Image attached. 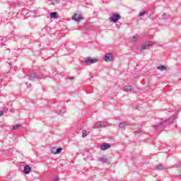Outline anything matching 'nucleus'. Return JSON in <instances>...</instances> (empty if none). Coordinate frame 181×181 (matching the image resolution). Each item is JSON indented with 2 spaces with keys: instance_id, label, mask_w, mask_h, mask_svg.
Segmentation results:
<instances>
[{
  "instance_id": "f257e3e1",
  "label": "nucleus",
  "mask_w": 181,
  "mask_h": 181,
  "mask_svg": "<svg viewBox=\"0 0 181 181\" xmlns=\"http://www.w3.org/2000/svg\"><path fill=\"white\" fill-rule=\"evenodd\" d=\"M173 121H175L173 117H170L167 120H163V119H161L160 120L156 122V124L153 126V128L156 129V131L162 132V131L165 129V126L170 125V124H173Z\"/></svg>"
},
{
  "instance_id": "f03ea898",
  "label": "nucleus",
  "mask_w": 181,
  "mask_h": 181,
  "mask_svg": "<svg viewBox=\"0 0 181 181\" xmlns=\"http://www.w3.org/2000/svg\"><path fill=\"white\" fill-rule=\"evenodd\" d=\"M103 60L106 62V63H110L113 62L114 60V54L112 53H106L103 57Z\"/></svg>"
},
{
  "instance_id": "7ed1b4c3",
  "label": "nucleus",
  "mask_w": 181,
  "mask_h": 181,
  "mask_svg": "<svg viewBox=\"0 0 181 181\" xmlns=\"http://www.w3.org/2000/svg\"><path fill=\"white\" fill-rule=\"evenodd\" d=\"M27 77L30 81H40L41 78H43V76H37L36 74L29 75Z\"/></svg>"
},
{
  "instance_id": "20e7f679",
  "label": "nucleus",
  "mask_w": 181,
  "mask_h": 181,
  "mask_svg": "<svg viewBox=\"0 0 181 181\" xmlns=\"http://www.w3.org/2000/svg\"><path fill=\"white\" fill-rule=\"evenodd\" d=\"M105 127H107V123L104 122H98L93 125L95 129H98V128H105Z\"/></svg>"
},
{
  "instance_id": "39448f33",
  "label": "nucleus",
  "mask_w": 181,
  "mask_h": 181,
  "mask_svg": "<svg viewBox=\"0 0 181 181\" xmlns=\"http://www.w3.org/2000/svg\"><path fill=\"white\" fill-rule=\"evenodd\" d=\"M98 62V59L96 58H86L83 61L85 64H94V63H97Z\"/></svg>"
},
{
  "instance_id": "423d86ee",
  "label": "nucleus",
  "mask_w": 181,
  "mask_h": 181,
  "mask_svg": "<svg viewBox=\"0 0 181 181\" xmlns=\"http://www.w3.org/2000/svg\"><path fill=\"white\" fill-rule=\"evenodd\" d=\"M119 19H121V16L119 14L113 13L112 16L110 17L111 22H113L114 23L118 22Z\"/></svg>"
},
{
  "instance_id": "0eeeda50",
  "label": "nucleus",
  "mask_w": 181,
  "mask_h": 181,
  "mask_svg": "<svg viewBox=\"0 0 181 181\" xmlns=\"http://www.w3.org/2000/svg\"><path fill=\"white\" fill-rule=\"evenodd\" d=\"M152 45H153L152 42H149L143 44L141 45V49L140 52L141 53H144V50H146V49H149V47H151L152 46Z\"/></svg>"
},
{
  "instance_id": "6e6552de",
  "label": "nucleus",
  "mask_w": 181,
  "mask_h": 181,
  "mask_svg": "<svg viewBox=\"0 0 181 181\" xmlns=\"http://www.w3.org/2000/svg\"><path fill=\"white\" fill-rule=\"evenodd\" d=\"M100 148L102 151H105L106 149H110V148H111V144L105 143L100 146Z\"/></svg>"
},
{
  "instance_id": "1a4fd4ad",
  "label": "nucleus",
  "mask_w": 181,
  "mask_h": 181,
  "mask_svg": "<svg viewBox=\"0 0 181 181\" xmlns=\"http://www.w3.org/2000/svg\"><path fill=\"white\" fill-rule=\"evenodd\" d=\"M32 170V168H30V166L26 165L24 166V173L25 175H29L30 173V171Z\"/></svg>"
},
{
  "instance_id": "9d476101",
  "label": "nucleus",
  "mask_w": 181,
  "mask_h": 181,
  "mask_svg": "<svg viewBox=\"0 0 181 181\" xmlns=\"http://www.w3.org/2000/svg\"><path fill=\"white\" fill-rule=\"evenodd\" d=\"M72 19H74L75 21V22H80V20L81 19V16L75 13Z\"/></svg>"
},
{
  "instance_id": "9b49d317",
  "label": "nucleus",
  "mask_w": 181,
  "mask_h": 181,
  "mask_svg": "<svg viewBox=\"0 0 181 181\" xmlns=\"http://www.w3.org/2000/svg\"><path fill=\"white\" fill-rule=\"evenodd\" d=\"M49 16L51 19H57L59 18V13L57 12H51Z\"/></svg>"
},
{
  "instance_id": "f8f14e48",
  "label": "nucleus",
  "mask_w": 181,
  "mask_h": 181,
  "mask_svg": "<svg viewBox=\"0 0 181 181\" xmlns=\"http://www.w3.org/2000/svg\"><path fill=\"white\" fill-rule=\"evenodd\" d=\"M124 91H132L134 90V87L132 86H126L123 88Z\"/></svg>"
},
{
  "instance_id": "ddd939ff",
  "label": "nucleus",
  "mask_w": 181,
  "mask_h": 181,
  "mask_svg": "<svg viewBox=\"0 0 181 181\" xmlns=\"http://www.w3.org/2000/svg\"><path fill=\"white\" fill-rule=\"evenodd\" d=\"M156 168L157 169V170H163L165 169H168L167 167H165V166H163L162 165H157L156 166Z\"/></svg>"
},
{
  "instance_id": "4468645a",
  "label": "nucleus",
  "mask_w": 181,
  "mask_h": 181,
  "mask_svg": "<svg viewBox=\"0 0 181 181\" xmlns=\"http://www.w3.org/2000/svg\"><path fill=\"white\" fill-rule=\"evenodd\" d=\"M62 151H63L62 148H58L55 150V151H52V153H54V155H59V153H62Z\"/></svg>"
},
{
  "instance_id": "2eb2a0df",
  "label": "nucleus",
  "mask_w": 181,
  "mask_h": 181,
  "mask_svg": "<svg viewBox=\"0 0 181 181\" xmlns=\"http://www.w3.org/2000/svg\"><path fill=\"white\" fill-rule=\"evenodd\" d=\"M128 125V123L127 122H122L119 124V128H125Z\"/></svg>"
},
{
  "instance_id": "dca6fc26",
  "label": "nucleus",
  "mask_w": 181,
  "mask_h": 181,
  "mask_svg": "<svg viewBox=\"0 0 181 181\" xmlns=\"http://www.w3.org/2000/svg\"><path fill=\"white\" fill-rule=\"evenodd\" d=\"M162 19H169V18H170V16L166 13H164L163 15H162Z\"/></svg>"
},
{
  "instance_id": "f3484780",
  "label": "nucleus",
  "mask_w": 181,
  "mask_h": 181,
  "mask_svg": "<svg viewBox=\"0 0 181 181\" xmlns=\"http://www.w3.org/2000/svg\"><path fill=\"white\" fill-rule=\"evenodd\" d=\"M158 70H160V71H164V70H166V66L161 65L159 66H157Z\"/></svg>"
},
{
  "instance_id": "a211bd4d",
  "label": "nucleus",
  "mask_w": 181,
  "mask_h": 181,
  "mask_svg": "<svg viewBox=\"0 0 181 181\" xmlns=\"http://www.w3.org/2000/svg\"><path fill=\"white\" fill-rule=\"evenodd\" d=\"M146 14V11H141L139 14V18H141V16H145Z\"/></svg>"
},
{
  "instance_id": "6ab92c4d",
  "label": "nucleus",
  "mask_w": 181,
  "mask_h": 181,
  "mask_svg": "<svg viewBox=\"0 0 181 181\" xmlns=\"http://www.w3.org/2000/svg\"><path fill=\"white\" fill-rule=\"evenodd\" d=\"M21 127H22V124H17L13 126L12 129H18V128H21Z\"/></svg>"
},
{
  "instance_id": "aec40b11",
  "label": "nucleus",
  "mask_w": 181,
  "mask_h": 181,
  "mask_svg": "<svg viewBox=\"0 0 181 181\" xmlns=\"http://www.w3.org/2000/svg\"><path fill=\"white\" fill-rule=\"evenodd\" d=\"M87 136V131L83 130L82 132V138H86Z\"/></svg>"
},
{
  "instance_id": "412c9836",
  "label": "nucleus",
  "mask_w": 181,
  "mask_h": 181,
  "mask_svg": "<svg viewBox=\"0 0 181 181\" xmlns=\"http://www.w3.org/2000/svg\"><path fill=\"white\" fill-rule=\"evenodd\" d=\"M99 161L103 162V163L107 162V159L104 157H101V158H99Z\"/></svg>"
},
{
  "instance_id": "4be33fe9",
  "label": "nucleus",
  "mask_w": 181,
  "mask_h": 181,
  "mask_svg": "<svg viewBox=\"0 0 181 181\" xmlns=\"http://www.w3.org/2000/svg\"><path fill=\"white\" fill-rule=\"evenodd\" d=\"M136 40H138V37H136V36H133V37H132V42H136Z\"/></svg>"
},
{
  "instance_id": "5701e85b",
  "label": "nucleus",
  "mask_w": 181,
  "mask_h": 181,
  "mask_svg": "<svg viewBox=\"0 0 181 181\" xmlns=\"http://www.w3.org/2000/svg\"><path fill=\"white\" fill-rule=\"evenodd\" d=\"M64 114V109H62L60 111H59V115H63Z\"/></svg>"
},
{
  "instance_id": "b1692460",
  "label": "nucleus",
  "mask_w": 181,
  "mask_h": 181,
  "mask_svg": "<svg viewBox=\"0 0 181 181\" xmlns=\"http://www.w3.org/2000/svg\"><path fill=\"white\" fill-rule=\"evenodd\" d=\"M26 85H27V87H28V88H29V87H32V84H30V83H27Z\"/></svg>"
},
{
  "instance_id": "393cba45",
  "label": "nucleus",
  "mask_w": 181,
  "mask_h": 181,
  "mask_svg": "<svg viewBox=\"0 0 181 181\" xmlns=\"http://www.w3.org/2000/svg\"><path fill=\"white\" fill-rule=\"evenodd\" d=\"M1 115H4V112L0 111V117H1Z\"/></svg>"
},
{
  "instance_id": "a878e982",
  "label": "nucleus",
  "mask_w": 181,
  "mask_h": 181,
  "mask_svg": "<svg viewBox=\"0 0 181 181\" xmlns=\"http://www.w3.org/2000/svg\"><path fill=\"white\" fill-rule=\"evenodd\" d=\"M54 181H59V178H55Z\"/></svg>"
},
{
  "instance_id": "bb28decb",
  "label": "nucleus",
  "mask_w": 181,
  "mask_h": 181,
  "mask_svg": "<svg viewBox=\"0 0 181 181\" xmlns=\"http://www.w3.org/2000/svg\"><path fill=\"white\" fill-rule=\"evenodd\" d=\"M1 46H5V44L1 42Z\"/></svg>"
},
{
  "instance_id": "cd10ccee",
  "label": "nucleus",
  "mask_w": 181,
  "mask_h": 181,
  "mask_svg": "<svg viewBox=\"0 0 181 181\" xmlns=\"http://www.w3.org/2000/svg\"><path fill=\"white\" fill-rule=\"evenodd\" d=\"M71 80H73V78H71Z\"/></svg>"
}]
</instances>
